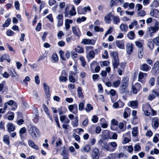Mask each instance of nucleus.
<instances>
[{
  "label": "nucleus",
  "mask_w": 159,
  "mask_h": 159,
  "mask_svg": "<svg viewBox=\"0 0 159 159\" xmlns=\"http://www.w3.org/2000/svg\"><path fill=\"white\" fill-rule=\"evenodd\" d=\"M27 129L29 133L33 139H35L38 137L39 131L35 126L30 125L28 126Z\"/></svg>",
  "instance_id": "f257e3e1"
},
{
  "label": "nucleus",
  "mask_w": 159,
  "mask_h": 159,
  "mask_svg": "<svg viewBox=\"0 0 159 159\" xmlns=\"http://www.w3.org/2000/svg\"><path fill=\"white\" fill-rule=\"evenodd\" d=\"M111 56L113 58L112 63L114 69L116 68L119 63L118 53L116 52H113L111 53Z\"/></svg>",
  "instance_id": "f03ea898"
},
{
  "label": "nucleus",
  "mask_w": 159,
  "mask_h": 159,
  "mask_svg": "<svg viewBox=\"0 0 159 159\" xmlns=\"http://www.w3.org/2000/svg\"><path fill=\"white\" fill-rule=\"evenodd\" d=\"M100 156L99 149L97 148H95L93 150L91 155L92 159H99Z\"/></svg>",
  "instance_id": "7ed1b4c3"
},
{
  "label": "nucleus",
  "mask_w": 159,
  "mask_h": 159,
  "mask_svg": "<svg viewBox=\"0 0 159 159\" xmlns=\"http://www.w3.org/2000/svg\"><path fill=\"white\" fill-rule=\"evenodd\" d=\"M141 88V85L138 83H135L132 87L131 91L134 94H136Z\"/></svg>",
  "instance_id": "20e7f679"
},
{
  "label": "nucleus",
  "mask_w": 159,
  "mask_h": 159,
  "mask_svg": "<svg viewBox=\"0 0 159 159\" xmlns=\"http://www.w3.org/2000/svg\"><path fill=\"white\" fill-rule=\"evenodd\" d=\"M134 44L130 43H127L126 45V49L127 54L130 55L133 52Z\"/></svg>",
  "instance_id": "39448f33"
},
{
  "label": "nucleus",
  "mask_w": 159,
  "mask_h": 159,
  "mask_svg": "<svg viewBox=\"0 0 159 159\" xmlns=\"http://www.w3.org/2000/svg\"><path fill=\"white\" fill-rule=\"evenodd\" d=\"M152 109L150 105L148 103H146L143 105L142 110L144 112L146 115H148L150 114L149 111Z\"/></svg>",
  "instance_id": "423d86ee"
},
{
  "label": "nucleus",
  "mask_w": 159,
  "mask_h": 159,
  "mask_svg": "<svg viewBox=\"0 0 159 159\" xmlns=\"http://www.w3.org/2000/svg\"><path fill=\"white\" fill-rule=\"evenodd\" d=\"M73 34L76 36L80 37L81 34L80 30L78 26H74L72 27Z\"/></svg>",
  "instance_id": "0eeeda50"
},
{
  "label": "nucleus",
  "mask_w": 159,
  "mask_h": 159,
  "mask_svg": "<svg viewBox=\"0 0 159 159\" xmlns=\"http://www.w3.org/2000/svg\"><path fill=\"white\" fill-rule=\"evenodd\" d=\"M159 119L157 117H155L152 119V125L153 128L156 129L159 125Z\"/></svg>",
  "instance_id": "6e6552de"
},
{
  "label": "nucleus",
  "mask_w": 159,
  "mask_h": 159,
  "mask_svg": "<svg viewBox=\"0 0 159 159\" xmlns=\"http://www.w3.org/2000/svg\"><path fill=\"white\" fill-rule=\"evenodd\" d=\"M116 46L119 48L124 49L125 48V41L123 40H117L115 42Z\"/></svg>",
  "instance_id": "1a4fd4ad"
},
{
  "label": "nucleus",
  "mask_w": 159,
  "mask_h": 159,
  "mask_svg": "<svg viewBox=\"0 0 159 159\" xmlns=\"http://www.w3.org/2000/svg\"><path fill=\"white\" fill-rule=\"evenodd\" d=\"M81 43L84 45L89 44L94 45L95 44V42L94 40L93 39H83L81 41Z\"/></svg>",
  "instance_id": "9d476101"
},
{
  "label": "nucleus",
  "mask_w": 159,
  "mask_h": 159,
  "mask_svg": "<svg viewBox=\"0 0 159 159\" xmlns=\"http://www.w3.org/2000/svg\"><path fill=\"white\" fill-rule=\"evenodd\" d=\"M91 150V146L89 144H86L83 147L81 148L80 150L82 152H89Z\"/></svg>",
  "instance_id": "9b49d317"
},
{
  "label": "nucleus",
  "mask_w": 159,
  "mask_h": 159,
  "mask_svg": "<svg viewBox=\"0 0 159 159\" xmlns=\"http://www.w3.org/2000/svg\"><path fill=\"white\" fill-rule=\"evenodd\" d=\"M159 13V11L158 9H151L150 11V15L151 16L157 18L158 17Z\"/></svg>",
  "instance_id": "f8f14e48"
},
{
  "label": "nucleus",
  "mask_w": 159,
  "mask_h": 159,
  "mask_svg": "<svg viewBox=\"0 0 159 159\" xmlns=\"http://www.w3.org/2000/svg\"><path fill=\"white\" fill-rule=\"evenodd\" d=\"M113 16L111 12L107 14L104 17L105 22L108 24L110 23L111 22V17L112 18Z\"/></svg>",
  "instance_id": "ddd939ff"
},
{
  "label": "nucleus",
  "mask_w": 159,
  "mask_h": 159,
  "mask_svg": "<svg viewBox=\"0 0 159 159\" xmlns=\"http://www.w3.org/2000/svg\"><path fill=\"white\" fill-rule=\"evenodd\" d=\"M128 85L122 84L119 89V92L121 94L124 93L126 92Z\"/></svg>",
  "instance_id": "4468645a"
},
{
  "label": "nucleus",
  "mask_w": 159,
  "mask_h": 159,
  "mask_svg": "<svg viewBox=\"0 0 159 159\" xmlns=\"http://www.w3.org/2000/svg\"><path fill=\"white\" fill-rule=\"evenodd\" d=\"M7 131L9 133L14 131L15 126L11 123H9L7 125Z\"/></svg>",
  "instance_id": "2eb2a0df"
},
{
  "label": "nucleus",
  "mask_w": 159,
  "mask_h": 159,
  "mask_svg": "<svg viewBox=\"0 0 159 159\" xmlns=\"http://www.w3.org/2000/svg\"><path fill=\"white\" fill-rule=\"evenodd\" d=\"M73 21L71 20L66 19L65 20V29L66 31H67L70 28V24L72 23Z\"/></svg>",
  "instance_id": "dca6fc26"
},
{
  "label": "nucleus",
  "mask_w": 159,
  "mask_h": 159,
  "mask_svg": "<svg viewBox=\"0 0 159 159\" xmlns=\"http://www.w3.org/2000/svg\"><path fill=\"white\" fill-rule=\"evenodd\" d=\"M151 67L146 64H144L140 66V69L145 71H148L150 69Z\"/></svg>",
  "instance_id": "f3484780"
},
{
  "label": "nucleus",
  "mask_w": 159,
  "mask_h": 159,
  "mask_svg": "<svg viewBox=\"0 0 159 159\" xmlns=\"http://www.w3.org/2000/svg\"><path fill=\"white\" fill-rule=\"evenodd\" d=\"M43 88L44 90L45 93L47 97H49L50 95L49 89L48 86L45 83L43 84Z\"/></svg>",
  "instance_id": "a211bd4d"
},
{
  "label": "nucleus",
  "mask_w": 159,
  "mask_h": 159,
  "mask_svg": "<svg viewBox=\"0 0 159 159\" xmlns=\"http://www.w3.org/2000/svg\"><path fill=\"white\" fill-rule=\"evenodd\" d=\"M159 30L158 26H150L149 28V32L150 33L152 34L156 33Z\"/></svg>",
  "instance_id": "6ab92c4d"
},
{
  "label": "nucleus",
  "mask_w": 159,
  "mask_h": 159,
  "mask_svg": "<svg viewBox=\"0 0 159 159\" xmlns=\"http://www.w3.org/2000/svg\"><path fill=\"white\" fill-rule=\"evenodd\" d=\"M95 53L93 51H90L86 55V57L88 60H89L94 57Z\"/></svg>",
  "instance_id": "aec40b11"
},
{
  "label": "nucleus",
  "mask_w": 159,
  "mask_h": 159,
  "mask_svg": "<svg viewBox=\"0 0 159 159\" xmlns=\"http://www.w3.org/2000/svg\"><path fill=\"white\" fill-rule=\"evenodd\" d=\"M3 142L6 144L9 145H10V137L7 135H5L3 138Z\"/></svg>",
  "instance_id": "412c9836"
},
{
  "label": "nucleus",
  "mask_w": 159,
  "mask_h": 159,
  "mask_svg": "<svg viewBox=\"0 0 159 159\" xmlns=\"http://www.w3.org/2000/svg\"><path fill=\"white\" fill-rule=\"evenodd\" d=\"M120 28L121 31L123 32H126L128 29L127 25L126 24H121L120 26Z\"/></svg>",
  "instance_id": "4be33fe9"
},
{
  "label": "nucleus",
  "mask_w": 159,
  "mask_h": 159,
  "mask_svg": "<svg viewBox=\"0 0 159 159\" xmlns=\"http://www.w3.org/2000/svg\"><path fill=\"white\" fill-rule=\"evenodd\" d=\"M4 60H7L8 62H10L11 61L9 56L7 54L2 55L0 58L1 62H2Z\"/></svg>",
  "instance_id": "5701e85b"
},
{
  "label": "nucleus",
  "mask_w": 159,
  "mask_h": 159,
  "mask_svg": "<svg viewBox=\"0 0 159 159\" xmlns=\"http://www.w3.org/2000/svg\"><path fill=\"white\" fill-rule=\"evenodd\" d=\"M109 144L110 145V146L111 147V152H113L116 149L117 146V144L115 142H113L109 143Z\"/></svg>",
  "instance_id": "b1692460"
},
{
  "label": "nucleus",
  "mask_w": 159,
  "mask_h": 159,
  "mask_svg": "<svg viewBox=\"0 0 159 159\" xmlns=\"http://www.w3.org/2000/svg\"><path fill=\"white\" fill-rule=\"evenodd\" d=\"M26 129L25 127H23L21 128L19 130V135L20 138L22 139L24 137L23 134L26 132Z\"/></svg>",
  "instance_id": "393cba45"
},
{
  "label": "nucleus",
  "mask_w": 159,
  "mask_h": 159,
  "mask_svg": "<svg viewBox=\"0 0 159 159\" xmlns=\"http://www.w3.org/2000/svg\"><path fill=\"white\" fill-rule=\"evenodd\" d=\"M112 19L113 23L115 24H117L120 22V19L118 16L113 15Z\"/></svg>",
  "instance_id": "a878e982"
},
{
  "label": "nucleus",
  "mask_w": 159,
  "mask_h": 159,
  "mask_svg": "<svg viewBox=\"0 0 159 159\" xmlns=\"http://www.w3.org/2000/svg\"><path fill=\"white\" fill-rule=\"evenodd\" d=\"M28 144L32 148L36 150H38L39 149L37 145H35L32 140H29Z\"/></svg>",
  "instance_id": "bb28decb"
},
{
  "label": "nucleus",
  "mask_w": 159,
  "mask_h": 159,
  "mask_svg": "<svg viewBox=\"0 0 159 159\" xmlns=\"http://www.w3.org/2000/svg\"><path fill=\"white\" fill-rule=\"evenodd\" d=\"M130 106L133 108L137 107L138 106V102L137 100L132 101L129 102Z\"/></svg>",
  "instance_id": "cd10ccee"
},
{
  "label": "nucleus",
  "mask_w": 159,
  "mask_h": 159,
  "mask_svg": "<svg viewBox=\"0 0 159 159\" xmlns=\"http://www.w3.org/2000/svg\"><path fill=\"white\" fill-rule=\"evenodd\" d=\"M128 38L130 39H133L135 38V34L133 31L129 32L127 34Z\"/></svg>",
  "instance_id": "c85d7f7f"
},
{
  "label": "nucleus",
  "mask_w": 159,
  "mask_h": 159,
  "mask_svg": "<svg viewBox=\"0 0 159 159\" xmlns=\"http://www.w3.org/2000/svg\"><path fill=\"white\" fill-rule=\"evenodd\" d=\"M103 146L104 148L107 151L111 152V149L109 143H103Z\"/></svg>",
  "instance_id": "c756f323"
},
{
  "label": "nucleus",
  "mask_w": 159,
  "mask_h": 159,
  "mask_svg": "<svg viewBox=\"0 0 159 159\" xmlns=\"http://www.w3.org/2000/svg\"><path fill=\"white\" fill-rule=\"evenodd\" d=\"M80 9L83 10H84L85 12L87 11V10L89 11H90L91 10V9L89 6H88L87 7H84L83 10L80 8H79L77 9L78 13L79 14H81L82 13V12H80Z\"/></svg>",
  "instance_id": "7c9ffc66"
},
{
  "label": "nucleus",
  "mask_w": 159,
  "mask_h": 159,
  "mask_svg": "<svg viewBox=\"0 0 159 159\" xmlns=\"http://www.w3.org/2000/svg\"><path fill=\"white\" fill-rule=\"evenodd\" d=\"M82 89L80 87H78L77 90V93L78 97L80 98H82L83 97V93L82 92Z\"/></svg>",
  "instance_id": "2f4dec72"
},
{
  "label": "nucleus",
  "mask_w": 159,
  "mask_h": 159,
  "mask_svg": "<svg viewBox=\"0 0 159 159\" xmlns=\"http://www.w3.org/2000/svg\"><path fill=\"white\" fill-rule=\"evenodd\" d=\"M76 14L75 7L74 6H72V7L71 9L70 10L69 14L70 16H74Z\"/></svg>",
  "instance_id": "473e14b6"
},
{
  "label": "nucleus",
  "mask_w": 159,
  "mask_h": 159,
  "mask_svg": "<svg viewBox=\"0 0 159 159\" xmlns=\"http://www.w3.org/2000/svg\"><path fill=\"white\" fill-rule=\"evenodd\" d=\"M132 134L133 136H137L138 134V129L137 127H134L132 128Z\"/></svg>",
  "instance_id": "72a5a7b5"
},
{
  "label": "nucleus",
  "mask_w": 159,
  "mask_h": 159,
  "mask_svg": "<svg viewBox=\"0 0 159 159\" xmlns=\"http://www.w3.org/2000/svg\"><path fill=\"white\" fill-rule=\"evenodd\" d=\"M154 43L152 41H149L148 42L147 46L151 50H152L154 48Z\"/></svg>",
  "instance_id": "f704fd0d"
},
{
  "label": "nucleus",
  "mask_w": 159,
  "mask_h": 159,
  "mask_svg": "<svg viewBox=\"0 0 159 159\" xmlns=\"http://www.w3.org/2000/svg\"><path fill=\"white\" fill-rule=\"evenodd\" d=\"M120 84V81L119 80H117L116 81H114L112 83L113 86L115 88H117L119 86Z\"/></svg>",
  "instance_id": "c9c22d12"
},
{
  "label": "nucleus",
  "mask_w": 159,
  "mask_h": 159,
  "mask_svg": "<svg viewBox=\"0 0 159 159\" xmlns=\"http://www.w3.org/2000/svg\"><path fill=\"white\" fill-rule=\"evenodd\" d=\"M159 141V134H156L153 138V141L154 143H156Z\"/></svg>",
  "instance_id": "e433bc0d"
},
{
  "label": "nucleus",
  "mask_w": 159,
  "mask_h": 159,
  "mask_svg": "<svg viewBox=\"0 0 159 159\" xmlns=\"http://www.w3.org/2000/svg\"><path fill=\"white\" fill-rule=\"evenodd\" d=\"M93 107L90 104H88L87 105L86 107L85 108V111L87 112H89L91 110H93Z\"/></svg>",
  "instance_id": "4c0bfd02"
},
{
  "label": "nucleus",
  "mask_w": 159,
  "mask_h": 159,
  "mask_svg": "<svg viewBox=\"0 0 159 159\" xmlns=\"http://www.w3.org/2000/svg\"><path fill=\"white\" fill-rule=\"evenodd\" d=\"M143 48H141L140 49H139L138 56L139 58H141L142 57L143 54Z\"/></svg>",
  "instance_id": "58836bf2"
},
{
  "label": "nucleus",
  "mask_w": 159,
  "mask_h": 159,
  "mask_svg": "<svg viewBox=\"0 0 159 159\" xmlns=\"http://www.w3.org/2000/svg\"><path fill=\"white\" fill-rule=\"evenodd\" d=\"M144 74L143 73L140 72L138 75V81L143 82L142 79L144 77Z\"/></svg>",
  "instance_id": "ea45409f"
},
{
  "label": "nucleus",
  "mask_w": 159,
  "mask_h": 159,
  "mask_svg": "<svg viewBox=\"0 0 159 159\" xmlns=\"http://www.w3.org/2000/svg\"><path fill=\"white\" fill-rule=\"evenodd\" d=\"M112 28L111 27H110L108 30H107V31L106 32L104 36L103 37V39H104L108 34H111L112 32Z\"/></svg>",
  "instance_id": "a19ab883"
},
{
  "label": "nucleus",
  "mask_w": 159,
  "mask_h": 159,
  "mask_svg": "<svg viewBox=\"0 0 159 159\" xmlns=\"http://www.w3.org/2000/svg\"><path fill=\"white\" fill-rule=\"evenodd\" d=\"M75 50L76 52L78 53H82L84 52L83 48L80 46H78Z\"/></svg>",
  "instance_id": "79ce46f5"
},
{
  "label": "nucleus",
  "mask_w": 159,
  "mask_h": 159,
  "mask_svg": "<svg viewBox=\"0 0 159 159\" xmlns=\"http://www.w3.org/2000/svg\"><path fill=\"white\" fill-rule=\"evenodd\" d=\"M156 98V96L154 93H152V94H150L148 96V99L150 101H151Z\"/></svg>",
  "instance_id": "37998d69"
},
{
  "label": "nucleus",
  "mask_w": 159,
  "mask_h": 159,
  "mask_svg": "<svg viewBox=\"0 0 159 159\" xmlns=\"http://www.w3.org/2000/svg\"><path fill=\"white\" fill-rule=\"evenodd\" d=\"M153 41L156 46H159V37H157L153 39Z\"/></svg>",
  "instance_id": "c03bdc74"
},
{
  "label": "nucleus",
  "mask_w": 159,
  "mask_h": 159,
  "mask_svg": "<svg viewBox=\"0 0 159 159\" xmlns=\"http://www.w3.org/2000/svg\"><path fill=\"white\" fill-rule=\"evenodd\" d=\"M69 151L70 152L72 153L74 155H75L76 154V152L75 151V148L73 146H71L69 148Z\"/></svg>",
  "instance_id": "a18cd8bd"
},
{
  "label": "nucleus",
  "mask_w": 159,
  "mask_h": 159,
  "mask_svg": "<svg viewBox=\"0 0 159 159\" xmlns=\"http://www.w3.org/2000/svg\"><path fill=\"white\" fill-rule=\"evenodd\" d=\"M129 79L127 77H124L122 80V84H128Z\"/></svg>",
  "instance_id": "49530a36"
},
{
  "label": "nucleus",
  "mask_w": 159,
  "mask_h": 159,
  "mask_svg": "<svg viewBox=\"0 0 159 159\" xmlns=\"http://www.w3.org/2000/svg\"><path fill=\"white\" fill-rule=\"evenodd\" d=\"M11 114L10 115H9L8 117V120H12L14 118V113L12 112H10L7 113V114Z\"/></svg>",
  "instance_id": "de8ad7c7"
},
{
  "label": "nucleus",
  "mask_w": 159,
  "mask_h": 159,
  "mask_svg": "<svg viewBox=\"0 0 159 159\" xmlns=\"http://www.w3.org/2000/svg\"><path fill=\"white\" fill-rule=\"evenodd\" d=\"M80 60L81 61V64L82 66L83 67H84L86 65V62L84 57H80Z\"/></svg>",
  "instance_id": "09e8293b"
},
{
  "label": "nucleus",
  "mask_w": 159,
  "mask_h": 159,
  "mask_svg": "<svg viewBox=\"0 0 159 159\" xmlns=\"http://www.w3.org/2000/svg\"><path fill=\"white\" fill-rule=\"evenodd\" d=\"M78 112V106L76 104H74L73 111L72 113L75 114L77 113Z\"/></svg>",
  "instance_id": "8fccbe9b"
},
{
  "label": "nucleus",
  "mask_w": 159,
  "mask_h": 159,
  "mask_svg": "<svg viewBox=\"0 0 159 159\" xmlns=\"http://www.w3.org/2000/svg\"><path fill=\"white\" fill-rule=\"evenodd\" d=\"M159 153V150L157 148H154L153 150L151 151L150 154L153 155V154H158Z\"/></svg>",
  "instance_id": "3c124183"
},
{
  "label": "nucleus",
  "mask_w": 159,
  "mask_h": 159,
  "mask_svg": "<svg viewBox=\"0 0 159 159\" xmlns=\"http://www.w3.org/2000/svg\"><path fill=\"white\" fill-rule=\"evenodd\" d=\"M137 21L134 20L132 23L129 25V28L130 29H132L134 25H135L137 24Z\"/></svg>",
  "instance_id": "603ef678"
},
{
  "label": "nucleus",
  "mask_w": 159,
  "mask_h": 159,
  "mask_svg": "<svg viewBox=\"0 0 159 159\" xmlns=\"http://www.w3.org/2000/svg\"><path fill=\"white\" fill-rule=\"evenodd\" d=\"M11 20L10 19H8L6 20L5 23L4 24L2 25V26L3 27H7L10 24V22Z\"/></svg>",
  "instance_id": "864d4df0"
},
{
  "label": "nucleus",
  "mask_w": 159,
  "mask_h": 159,
  "mask_svg": "<svg viewBox=\"0 0 159 159\" xmlns=\"http://www.w3.org/2000/svg\"><path fill=\"white\" fill-rule=\"evenodd\" d=\"M124 124L122 123H120L119 125V128L121 129L122 132H124L126 129V128H124Z\"/></svg>",
  "instance_id": "5fc2aeb1"
},
{
  "label": "nucleus",
  "mask_w": 159,
  "mask_h": 159,
  "mask_svg": "<svg viewBox=\"0 0 159 159\" xmlns=\"http://www.w3.org/2000/svg\"><path fill=\"white\" fill-rule=\"evenodd\" d=\"M46 17L49 20V21L51 22L52 23L53 22V19L52 14H49Z\"/></svg>",
  "instance_id": "6e6d98bb"
},
{
  "label": "nucleus",
  "mask_w": 159,
  "mask_h": 159,
  "mask_svg": "<svg viewBox=\"0 0 159 159\" xmlns=\"http://www.w3.org/2000/svg\"><path fill=\"white\" fill-rule=\"evenodd\" d=\"M123 141L122 142V143L123 144H125L127 143L130 141V139L128 138H127L126 137H123Z\"/></svg>",
  "instance_id": "4d7b16f0"
},
{
  "label": "nucleus",
  "mask_w": 159,
  "mask_h": 159,
  "mask_svg": "<svg viewBox=\"0 0 159 159\" xmlns=\"http://www.w3.org/2000/svg\"><path fill=\"white\" fill-rule=\"evenodd\" d=\"M73 137L75 138V139L77 142H79L80 140V138L79 135L76 134L75 133H73Z\"/></svg>",
  "instance_id": "13d9d810"
},
{
  "label": "nucleus",
  "mask_w": 159,
  "mask_h": 159,
  "mask_svg": "<svg viewBox=\"0 0 159 159\" xmlns=\"http://www.w3.org/2000/svg\"><path fill=\"white\" fill-rule=\"evenodd\" d=\"M52 59L54 61H57L58 60V57L57 54L54 53L52 56Z\"/></svg>",
  "instance_id": "bf43d9fd"
},
{
  "label": "nucleus",
  "mask_w": 159,
  "mask_h": 159,
  "mask_svg": "<svg viewBox=\"0 0 159 159\" xmlns=\"http://www.w3.org/2000/svg\"><path fill=\"white\" fill-rule=\"evenodd\" d=\"M155 81V79L153 77H152L150 78L149 80V83L150 84L151 86H153L154 85L155 83L154 82Z\"/></svg>",
  "instance_id": "052dcab7"
},
{
  "label": "nucleus",
  "mask_w": 159,
  "mask_h": 159,
  "mask_svg": "<svg viewBox=\"0 0 159 159\" xmlns=\"http://www.w3.org/2000/svg\"><path fill=\"white\" fill-rule=\"evenodd\" d=\"M134 151L137 152L140 150L141 147L138 144H136L134 147Z\"/></svg>",
  "instance_id": "680f3d73"
},
{
  "label": "nucleus",
  "mask_w": 159,
  "mask_h": 159,
  "mask_svg": "<svg viewBox=\"0 0 159 159\" xmlns=\"http://www.w3.org/2000/svg\"><path fill=\"white\" fill-rule=\"evenodd\" d=\"M98 117L97 116L94 115L93 116L91 120L93 123H96L98 122Z\"/></svg>",
  "instance_id": "e2e57ef3"
},
{
  "label": "nucleus",
  "mask_w": 159,
  "mask_h": 159,
  "mask_svg": "<svg viewBox=\"0 0 159 159\" xmlns=\"http://www.w3.org/2000/svg\"><path fill=\"white\" fill-rule=\"evenodd\" d=\"M135 43L136 45L139 48V49H140L141 48H143L142 43L139 41H136Z\"/></svg>",
  "instance_id": "0e129e2a"
},
{
  "label": "nucleus",
  "mask_w": 159,
  "mask_h": 159,
  "mask_svg": "<svg viewBox=\"0 0 159 159\" xmlns=\"http://www.w3.org/2000/svg\"><path fill=\"white\" fill-rule=\"evenodd\" d=\"M84 107V104L83 102L80 103L79 105V109L80 111H82L83 110Z\"/></svg>",
  "instance_id": "69168bd1"
},
{
  "label": "nucleus",
  "mask_w": 159,
  "mask_h": 159,
  "mask_svg": "<svg viewBox=\"0 0 159 159\" xmlns=\"http://www.w3.org/2000/svg\"><path fill=\"white\" fill-rule=\"evenodd\" d=\"M145 14V12L143 10H141L138 11V15L140 16H143Z\"/></svg>",
  "instance_id": "338daca9"
},
{
  "label": "nucleus",
  "mask_w": 159,
  "mask_h": 159,
  "mask_svg": "<svg viewBox=\"0 0 159 159\" xmlns=\"http://www.w3.org/2000/svg\"><path fill=\"white\" fill-rule=\"evenodd\" d=\"M59 79L60 81L63 82H65L67 80V79L66 77L62 75L59 77Z\"/></svg>",
  "instance_id": "774afa93"
}]
</instances>
